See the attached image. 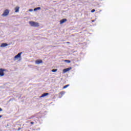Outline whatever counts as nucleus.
Listing matches in <instances>:
<instances>
[{"label": "nucleus", "instance_id": "f03ea898", "mask_svg": "<svg viewBox=\"0 0 131 131\" xmlns=\"http://www.w3.org/2000/svg\"><path fill=\"white\" fill-rule=\"evenodd\" d=\"M21 55H22V52H20L17 55H16L14 57V61H16V60H18V59H21Z\"/></svg>", "mask_w": 131, "mask_h": 131}, {"label": "nucleus", "instance_id": "2eb2a0df", "mask_svg": "<svg viewBox=\"0 0 131 131\" xmlns=\"http://www.w3.org/2000/svg\"><path fill=\"white\" fill-rule=\"evenodd\" d=\"M94 12H96V10L93 9L92 10H91V13H94Z\"/></svg>", "mask_w": 131, "mask_h": 131}, {"label": "nucleus", "instance_id": "4468645a", "mask_svg": "<svg viewBox=\"0 0 131 131\" xmlns=\"http://www.w3.org/2000/svg\"><path fill=\"white\" fill-rule=\"evenodd\" d=\"M64 62H68V63H70L71 62V61H70L69 60H65Z\"/></svg>", "mask_w": 131, "mask_h": 131}, {"label": "nucleus", "instance_id": "1a4fd4ad", "mask_svg": "<svg viewBox=\"0 0 131 131\" xmlns=\"http://www.w3.org/2000/svg\"><path fill=\"white\" fill-rule=\"evenodd\" d=\"M7 46H8L7 43H3L1 44V48H4L5 47H7Z\"/></svg>", "mask_w": 131, "mask_h": 131}, {"label": "nucleus", "instance_id": "ddd939ff", "mask_svg": "<svg viewBox=\"0 0 131 131\" xmlns=\"http://www.w3.org/2000/svg\"><path fill=\"white\" fill-rule=\"evenodd\" d=\"M69 86V84L63 86V89H67V88H68Z\"/></svg>", "mask_w": 131, "mask_h": 131}, {"label": "nucleus", "instance_id": "20e7f679", "mask_svg": "<svg viewBox=\"0 0 131 131\" xmlns=\"http://www.w3.org/2000/svg\"><path fill=\"white\" fill-rule=\"evenodd\" d=\"M4 71H6V70L3 69H0V76H4L5 75V73H4Z\"/></svg>", "mask_w": 131, "mask_h": 131}, {"label": "nucleus", "instance_id": "39448f33", "mask_svg": "<svg viewBox=\"0 0 131 131\" xmlns=\"http://www.w3.org/2000/svg\"><path fill=\"white\" fill-rule=\"evenodd\" d=\"M71 69H72L71 67L63 69V73H66V72H68V71H70V70H71Z\"/></svg>", "mask_w": 131, "mask_h": 131}, {"label": "nucleus", "instance_id": "f257e3e1", "mask_svg": "<svg viewBox=\"0 0 131 131\" xmlns=\"http://www.w3.org/2000/svg\"><path fill=\"white\" fill-rule=\"evenodd\" d=\"M29 23L30 25H31V26H32L33 27H39V24L35 21H29Z\"/></svg>", "mask_w": 131, "mask_h": 131}, {"label": "nucleus", "instance_id": "dca6fc26", "mask_svg": "<svg viewBox=\"0 0 131 131\" xmlns=\"http://www.w3.org/2000/svg\"><path fill=\"white\" fill-rule=\"evenodd\" d=\"M29 12H32L33 10L32 9H30L29 10Z\"/></svg>", "mask_w": 131, "mask_h": 131}, {"label": "nucleus", "instance_id": "aec40b11", "mask_svg": "<svg viewBox=\"0 0 131 131\" xmlns=\"http://www.w3.org/2000/svg\"><path fill=\"white\" fill-rule=\"evenodd\" d=\"M67 43H70V42H67Z\"/></svg>", "mask_w": 131, "mask_h": 131}, {"label": "nucleus", "instance_id": "9b49d317", "mask_svg": "<svg viewBox=\"0 0 131 131\" xmlns=\"http://www.w3.org/2000/svg\"><path fill=\"white\" fill-rule=\"evenodd\" d=\"M41 8L40 7H37L34 9V11H37V10H40Z\"/></svg>", "mask_w": 131, "mask_h": 131}, {"label": "nucleus", "instance_id": "423d86ee", "mask_svg": "<svg viewBox=\"0 0 131 131\" xmlns=\"http://www.w3.org/2000/svg\"><path fill=\"white\" fill-rule=\"evenodd\" d=\"M67 19L66 18L62 19L59 21V24L60 25L63 24V23H65V22H67Z\"/></svg>", "mask_w": 131, "mask_h": 131}, {"label": "nucleus", "instance_id": "f3484780", "mask_svg": "<svg viewBox=\"0 0 131 131\" xmlns=\"http://www.w3.org/2000/svg\"><path fill=\"white\" fill-rule=\"evenodd\" d=\"M31 124H34V122H31Z\"/></svg>", "mask_w": 131, "mask_h": 131}, {"label": "nucleus", "instance_id": "412c9836", "mask_svg": "<svg viewBox=\"0 0 131 131\" xmlns=\"http://www.w3.org/2000/svg\"><path fill=\"white\" fill-rule=\"evenodd\" d=\"M18 130H20V128H18Z\"/></svg>", "mask_w": 131, "mask_h": 131}, {"label": "nucleus", "instance_id": "0eeeda50", "mask_svg": "<svg viewBox=\"0 0 131 131\" xmlns=\"http://www.w3.org/2000/svg\"><path fill=\"white\" fill-rule=\"evenodd\" d=\"M41 63H42V60L41 59H38L35 61L36 64H40Z\"/></svg>", "mask_w": 131, "mask_h": 131}, {"label": "nucleus", "instance_id": "6ab92c4d", "mask_svg": "<svg viewBox=\"0 0 131 131\" xmlns=\"http://www.w3.org/2000/svg\"><path fill=\"white\" fill-rule=\"evenodd\" d=\"M2 117H3V116L0 115V118H2Z\"/></svg>", "mask_w": 131, "mask_h": 131}, {"label": "nucleus", "instance_id": "a211bd4d", "mask_svg": "<svg viewBox=\"0 0 131 131\" xmlns=\"http://www.w3.org/2000/svg\"><path fill=\"white\" fill-rule=\"evenodd\" d=\"M3 111V109H2V108L0 107V112Z\"/></svg>", "mask_w": 131, "mask_h": 131}, {"label": "nucleus", "instance_id": "6e6552de", "mask_svg": "<svg viewBox=\"0 0 131 131\" xmlns=\"http://www.w3.org/2000/svg\"><path fill=\"white\" fill-rule=\"evenodd\" d=\"M49 93H46L43 94L40 97V98H43L45 97H47V96H48Z\"/></svg>", "mask_w": 131, "mask_h": 131}, {"label": "nucleus", "instance_id": "9d476101", "mask_svg": "<svg viewBox=\"0 0 131 131\" xmlns=\"http://www.w3.org/2000/svg\"><path fill=\"white\" fill-rule=\"evenodd\" d=\"M20 8L19 7H17L15 8V13H18L19 12V9Z\"/></svg>", "mask_w": 131, "mask_h": 131}, {"label": "nucleus", "instance_id": "f8f14e48", "mask_svg": "<svg viewBox=\"0 0 131 131\" xmlns=\"http://www.w3.org/2000/svg\"><path fill=\"white\" fill-rule=\"evenodd\" d=\"M57 71H58L57 69H53L52 70V72H57Z\"/></svg>", "mask_w": 131, "mask_h": 131}, {"label": "nucleus", "instance_id": "7ed1b4c3", "mask_svg": "<svg viewBox=\"0 0 131 131\" xmlns=\"http://www.w3.org/2000/svg\"><path fill=\"white\" fill-rule=\"evenodd\" d=\"M9 10L6 9L5 10L4 13L2 14V16L3 17H6V16H8V15H9Z\"/></svg>", "mask_w": 131, "mask_h": 131}]
</instances>
